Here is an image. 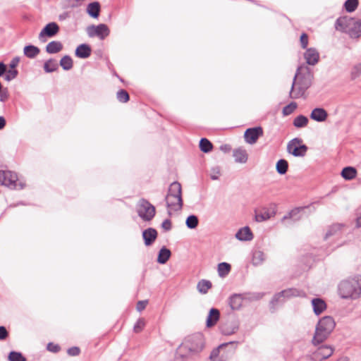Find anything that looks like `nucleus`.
I'll return each mask as SVG.
<instances>
[{"instance_id":"1","label":"nucleus","mask_w":361,"mask_h":361,"mask_svg":"<svg viewBox=\"0 0 361 361\" xmlns=\"http://www.w3.org/2000/svg\"><path fill=\"white\" fill-rule=\"evenodd\" d=\"M312 77V73L308 66L305 65L299 66L289 93L290 97L298 99L303 97L306 90L311 85Z\"/></svg>"},{"instance_id":"2","label":"nucleus","mask_w":361,"mask_h":361,"mask_svg":"<svg viewBox=\"0 0 361 361\" xmlns=\"http://www.w3.org/2000/svg\"><path fill=\"white\" fill-rule=\"evenodd\" d=\"M204 346L203 335L200 333L190 335L184 338L176 350V355L186 358L200 353Z\"/></svg>"},{"instance_id":"3","label":"nucleus","mask_w":361,"mask_h":361,"mask_svg":"<svg viewBox=\"0 0 361 361\" xmlns=\"http://www.w3.org/2000/svg\"><path fill=\"white\" fill-rule=\"evenodd\" d=\"M338 295L344 299H357L361 297V276L343 280L338 287Z\"/></svg>"},{"instance_id":"4","label":"nucleus","mask_w":361,"mask_h":361,"mask_svg":"<svg viewBox=\"0 0 361 361\" xmlns=\"http://www.w3.org/2000/svg\"><path fill=\"white\" fill-rule=\"evenodd\" d=\"M336 30L345 32L352 39L361 37V20H355L349 16H341L335 23Z\"/></svg>"},{"instance_id":"5","label":"nucleus","mask_w":361,"mask_h":361,"mask_svg":"<svg viewBox=\"0 0 361 361\" xmlns=\"http://www.w3.org/2000/svg\"><path fill=\"white\" fill-rule=\"evenodd\" d=\"M335 326L336 322L333 317L325 316L321 318L316 325L315 332L312 341L313 345H319L326 340Z\"/></svg>"},{"instance_id":"6","label":"nucleus","mask_w":361,"mask_h":361,"mask_svg":"<svg viewBox=\"0 0 361 361\" xmlns=\"http://www.w3.org/2000/svg\"><path fill=\"white\" fill-rule=\"evenodd\" d=\"M165 200L169 212L171 211L177 212L182 209L181 185L179 183L173 182L170 185Z\"/></svg>"},{"instance_id":"7","label":"nucleus","mask_w":361,"mask_h":361,"mask_svg":"<svg viewBox=\"0 0 361 361\" xmlns=\"http://www.w3.org/2000/svg\"><path fill=\"white\" fill-rule=\"evenodd\" d=\"M0 183L11 189H22L24 187L21 182H18L17 174L8 170H0Z\"/></svg>"},{"instance_id":"8","label":"nucleus","mask_w":361,"mask_h":361,"mask_svg":"<svg viewBox=\"0 0 361 361\" xmlns=\"http://www.w3.org/2000/svg\"><path fill=\"white\" fill-rule=\"evenodd\" d=\"M138 216L145 221H151L155 216V207L147 200L141 199L137 204Z\"/></svg>"},{"instance_id":"9","label":"nucleus","mask_w":361,"mask_h":361,"mask_svg":"<svg viewBox=\"0 0 361 361\" xmlns=\"http://www.w3.org/2000/svg\"><path fill=\"white\" fill-rule=\"evenodd\" d=\"M305 292L296 288H288L275 294L271 301L273 306L295 297H304Z\"/></svg>"},{"instance_id":"10","label":"nucleus","mask_w":361,"mask_h":361,"mask_svg":"<svg viewBox=\"0 0 361 361\" xmlns=\"http://www.w3.org/2000/svg\"><path fill=\"white\" fill-rule=\"evenodd\" d=\"M300 138L291 140L287 145V151L294 157H304L307 151V147L302 144Z\"/></svg>"},{"instance_id":"11","label":"nucleus","mask_w":361,"mask_h":361,"mask_svg":"<svg viewBox=\"0 0 361 361\" xmlns=\"http://www.w3.org/2000/svg\"><path fill=\"white\" fill-rule=\"evenodd\" d=\"M109 29L105 24L92 25L87 27V34L90 37H98L100 39H105L109 35Z\"/></svg>"},{"instance_id":"12","label":"nucleus","mask_w":361,"mask_h":361,"mask_svg":"<svg viewBox=\"0 0 361 361\" xmlns=\"http://www.w3.org/2000/svg\"><path fill=\"white\" fill-rule=\"evenodd\" d=\"M334 353V349L330 345H322L319 347L312 354V360L313 361H322L329 358Z\"/></svg>"},{"instance_id":"13","label":"nucleus","mask_w":361,"mask_h":361,"mask_svg":"<svg viewBox=\"0 0 361 361\" xmlns=\"http://www.w3.org/2000/svg\"><path fill=\"white\" fill-rule=\"evenodd\" d=\"M59 31V27L56 23H48L39 34V39L42 42L46 41V37H52Z\"/></svg>"},{"instance_id":"14","label":"nucleus","mask_w":361,"mask_h":361,"mask_svg":"<svg viewBox=\"0 0 361 361\" xmlns=\"http://www.w3.org/2000/svg\"><path fill=\"white\" fill-rule=\"evenodd\" d=\"M263 135V130L261 127L248 128L244 134L245 140L247 143L253 145L257 142L258 138Z\"/></svg>"},{"instance_id":"15","label":"nucleus","mask_w":361,"mask_h":361,"mask_svg":"<svg viewBox=\"0 0 361 361\" xmlns=\"http://www.w3.org/2000/svg\"><path fill=\"white\" fill-rule=\"evenodd\" d=\"M327 111L322 107H317L312 109L310 113V117L312 120L318 123L325 122L328 118Z\"/></svg>"},{"instance_id":"16","label":"nucleus","mask_w":361,"mask_h":361,"mask_svg":"<svg viewBox=\"0 0 361 361\" xmlns=\"http://www.w3.org/2000/svg\"><path fill=\"white\" fill-rule=\"evenodd\" d=\"M305 59L308 65L314 66L319 59V54L314 48L307 49L304 54Z\"/></svg>"},{"instance_id":"17","label":"nucleus","mask_w":361,"mask_h":361,"mask_svg":"<svg viewBox=\"0 0 361 361\" xmlns=\"http://www.w3.org/2000/svg\"><path fill=\"white\" fill-rule=\"evenodd\" d=\"M303 210L302 208H295L290 211L288 215H286L281 219V221L284 223L286 226H288L290 224L287 221L291 219L293 221H297L301 219L300 212Z\"/></svg>"},{"instance_id":"18","label":"nucleus","mask_w":361,"mask_h":361,"mask_svg":"<svg viewBox=\"0 0 361 361\" xmlns=\"http://www.w3.org/2000/svg\"><path fill=\"white\" fill-rule=\"evenodd\" d=\"M142 237L145 244L147 246L151 245L157 237V232L154 228H149L142 232Z\"/></svg>"},{"instance_id":"19","label":"nucleus","mask_w":361,"mask_h":361,"mask_svg":"<svg viewBox=\"0 0 361 361\" xmlns=\"http://www.w3.org/2000/svg\"><path fill=\"white\" fill-rule=\"evenodd\" d=\"M235 238L241 241H248L253 238V234L248 226H245L238 231Z\"/></svg>"},{"instance_id":"20","label":"nucleus","mask_w":361,"mask_h":361,"mask_svg":"<svg viewBox=\"0 0 361 361\" xmlns=\"http://www.w3.org/2000/svg\"><path fill=\"white\" fill-rule=\"evenodd\" d=\"M220 317V312L219 310L216 308H212L209 310V314L206 321V326L208 328L214 326L217 322L219 321Z\"/></svg>"},{"instance_id":"21","label":"nucleus","mask_w":361,"mask_h":361,"mask_svg":"<svg viewBox=\"0 0 361 361\" xmlns=\"http://www.w3.org/2000/svg\"><path fill=\"white\" fill-rule=\"evenodd\" d=\"M235 161L237 163L245 164L248 159V154L246 150L243 148L239 147L233 150V153Z\"/></svg>"},{"instance_id":"22","label":"nucleus","mask_w":361,"mask_h":361,"mask_svg":"<svg viewBox=\"0 0 361 361\" xmlns=\"http://www.w3.org/2000/svg\"><path fill=\"white\" fill-rule=\"evenodd\" d=\"M312 305L315 314L319 315L326 309V304L321 298H314L312 300Z\"/></svg>"},{"instance_id":"23","label":"nucleus","mask_w":361,"mask_h":361,"mask_svg":"<svg viewBox=\"0 0 361 361\" xmlns=\"http://www.w3.org/2000/svg\"><path fill=\"white\" fill-rule=\"evenodd\" d=\"M91 54L90 47L85 44H80L75 49V56L80 59H86Z\"/></svg>"},{"instance_id":"24","label":"nucleus","mask_w":361,"mask_h":361,"mask_svg":"<svg viewBox=\"0 0 361 361\" xmlns=\"http://www.w3.org/2000/svg\"><path fill=\"white\" fill-rule=\"evenodd\" d=\"M343 228V226L341 224H333L329 227V230L327 231L325 235V238L328 239L331 236H336V238L339 237Z\"/></svg>"},{"instance_id":"25","label":"nucleus","mask_w":361,"mask_h":361,"mask_svg":"<svg viewBox=\"0 0 361 361\" xmlns=\"http://www.w3.org/2000/svg\"><path fill=\"white\" fill-rule=\"evenodd\" d=\"M63 49V44L59 41H52L47 44L46 51L49 54H56Z\"/></svg>"},{"instance_id":"26","label":"nucleus","mask_w":361,"mask_h":361,"mask_svg":"<svg viewBox=\"0 0 361 361\" xmlns=\"http://www.w3.org/2000/svg\"><path fill=\"white\" fill-rule=\"evenodd\" d=\"M171 255V251L166 247H163L159 252L157 262L161 264H166L170 258Z\"/></svg>"},{"instance_id":"27","label":"nucleus","mask_w":361,"mask_h":361,"mask_svg":"<svg viewBox=\"0 0 361 361\" xmlns=\"http://www.w3.org/2000/svg\"><path fill=\"white\" fill-rule=\"evenodd\" d=\"M243 298L240 295L235 294L230 297L229 305L232 310H238L242 306Z\"/></svg>"},{"instance_id":"28","label":"nucleus","mask_w":361,"mask_h":361,"mask_svg":"<svg viewBox=\"0 0 361 361\" xmlns=\"http://www.w3.org/2000/svg\"><path fill=\"white\" fill-rule=\"evenodd\" d=\"M212 282L209 280L202 279L197 284V290L202 294H206L212 288Z\"/></svg>"},{"instance_id":"29","label":"nucleus","mask_w":361,"mask_h":361,"mask_svg":"<svg viewBox=\"0 0 361 361\" xmlns=\"http://www.w3.org/2000/svg\"><path fill=\"white\" fill-rule=\"evenodd\" d=\"M265 260V255L261 250H255L252 254V263L254 266L261 265Z\"/></svg>"},{"instance_id":"30","label":"nucleus","mask_w":361,"mask_h":361,"mask_svg":"<svg viewBox=\"0 0 361 361\" xmlns=\"http://www.w3.org/2000/svg\"><path fill=\"white\" fill-rule=\"evenodd\" d=\"M100 6L98 2H92L88 4L87 8V13L92 18H97L99 14Z\"/></svg>"},{"instance_id":"31","label":"nucleus","mask_w":361,"mask_h":361,"mask_svg":"<svg viewBox=\"0 0 361 361\" xmlns=\"http://www.w3.org/2000/svg\"><path fill=\"white\" fill-rule=\"evenodd\" d=\"M39 51V49L33 45L25 46L23 49L24 54L30 59H33L37 56Z\"/></svg>"},{"instance_id":"32","label":"nucleus","mask_w":361,"mask_h":361,"mask_svg":"<svg viewBox=\"0 0 361 361\" xmlns=\"http://www.w3.org/2000/svg\"><path fill=\"white\" fill-rule=\"evenodd\" d=\"M357 175V171L355 168L348 166L344 168L341 171L342 177L345 180H352L355 178Z\"/></svg>"},{"instance_id":"33","label":"nucleus","mask_w":361,"mask_h":361,"mask_svg":"<svg viewBox=\"0 0 361 361\" xmlns=\"http://www.w3.org/2000/svg\"><path fill=\"white\" fill-rule=\"evenodd\" d=\"M308 122L309 120L306 116L303 115H300L294 118L293 124L295 128H301L306 127L308 124Z\"/></svg>"},{"instance_id":"34","label":"nucleus","mask_w":361,"mask_h":361,"mask_svg":"<svg viewBox=\"0 0 361 361\" xmlns=\"http://www.w3.org/2000/svg\"><path fill=\"white\" fill-rule=\"evenodd\" d=\"M231 267L228 263L221 262L218 264V274L220 277H225L231 271Z\"/></svg>"},{"instance_id":"35","label":"nucleus","mask_w":361,"mask_h":361,"mask_svg":"<svg viewBox=\"0 0 361 361\" xmlns=\"http://www.w3.org/2000/svg\"><path fill=\"white\" fill-rule=\"evenodd\" d=\"M59 65L55 59H49L44 63V69L47 73H51L58 69Z\"/></svg>"},{"instance_id":"36","label":"nucleus","mask_w":361,"mask_h":361,"mask_svg":"<svg viewBox=\"0 0 361 361\" xmlns=\"http://www.w3.org/2000/svg\"><path fill=\"white\" fill-rule=\"evenodd\" d=\"M60 66L65 71H68L73 67V60L71 56L66 55L61 58L60 61Z\"/></svg>"},{"instance_id":"37","label":"nucleus","mask_w":361,"mask_h":361,"mask_svg":"<svg viewBox=\"0 0 361 361\" xmlns=\"http://www.w3.org/2000/svg\"><path fill=\"white\" fill-rule=\"evenodd\" d=\"M276 171L279 174H285L287 172L288 164L285 159H280L276 163Z\"/></svg>"},{"instance_id":"38","label":"nucleus","mask_w":361,"mask_h":361,"mask_svg":"<svg viewBox=\"0 0 361 361\" xmlns=\"http://www.w3.org/2000/svg\"><path fill=\"white\" fill-rule=\"evenodd\" d=\"M224 345H220L219 348L214 349L210 354V359L212 361H225L224 356H219L221 350Z\"/></svg>"},{"instance_id":"39","label":"nucleus","mask_w":361,"mask_h":361,"mask_svg":"<svg viewBox=\"0 0 361 361\" xmlns=\"http://www.w3.org/2000/svg\"><path fill=\"white\" fill-rule=\"evenodd\" d=\"M358 4V0H347L344 4V7L346 11L352 13L357 9Z\"/></svg>"},{"instance_id":"40","label":"nucleus","mask_w":361,"mask_h":361,"mask_svg":"<svg viewBox=\"0 0 361 361\" xmlns=\"http://www.w3.org/2000/svg\"><path fill=\"white\" fill-rule=\"evenodd\" d=\"M200 148L202 152L207 153L212 150V144L207 139L202 138L200 141Z\"/></svg>"},{"instance_id":"41","label":"nucleus","mask_w":361,"mask_h":361,"mask_svg":"<svg viewBox=\"0 0 361 361\" xmlns=\"http://www.w3.org/2000/svg\"><path fill=\"white\" fill-rule=\"evenodd\" d=\"M198 219L195 215L189 216L185 221L186 226L189 228H195L198 225Z\"/></svg>"},{"instance_id":"42","label":"nucleus","mask_w":361,"mask_h":361,"mask_svg":"<svg viewBox=\"0 0 361 361\" xmlns=\"http://www.w3.org/2000/svg\"><path fill=\"white\" fill-rule=\"evenodd\" d=\"M9 361H26L25 357L21 353L11 351L8 357Z\"/></svg>"},{"instance_id":"43","label":"nucleus","mask_w":361,"mask_h":361,"mask_svg":"<svg viewBox=\"0 0 361 361\" xmlns=\"http://www.w3.org/2000/svg\"><path fill=\"white\" fill-rule=\"evenodd\" d=\"M6 75L4 76V78L6 81H11L13 79H15L18 74V71L16 69H12L10 68L9 70L6 69L5 72Z\"/></svg>"},{"instance_id":"44","label":"nucleus","mask_w":361,"mask_h":361,"mask_svg":"<svg viewBox=\"0 0 361 361\" xmlns=\"http://www.w3.org/2000/svg\"><path fill=\"white\" fill-rule=\"evenodd\" d=\"M117 99L121 102H127L129 100V94L124 90H120L116 94Z\"/></svg>"},{"instance_id":"45","label":"nucleus","mask_w":361,"mask_h":361,"mask_svg":"<svg viewBox=\"0 0 361 361\" xmlns=\"http://www.w3.org/2000/svg\"><path fill=\"white\" fill-rule=\"evenodd\" d=\"M297 108V104L295 102H290L283 109V114L285 116L291 114Z\"/></svg>"},{"instance_id":"46","label":"nucleus","mask_w":361,"mask_h":361,"mask_svg":"<svg viewBox=\"0 0 361 361\" xmlns=\"http://www.w3.org/2000/svg\"><path fill=\"white\" fill-rule=\"evenodd\" d=\"M271 215L267 211L257 214L255 215V220L258 222H262L267 221L271 218Z\"/></svg>"},{"instance_id":"47","label":"nucleus","mask_w":361,"mask_h":361,"mask_svg":"<svg viewBox=\"0 0 361 361\" xmlns=\"http://www.w3.org/2000/svg\"><path fill=\"white\" fill-rule=\"evenodd\" d=\"M210 178L212 180H218L221 176V169L219 166L212 167L209 172Z\"/></svg>"},{"instance_id":"48","label":"nucleus","mask_w":361,"mask_h":361,"mask_svg":"<svg viewBox=\"0 0 361 361\" xmlns=\"http://www.w3.org/2000/svg\"><path fill=\"white\" fill-rule=\"evenodd\" d=\"M145 326V321L143 318H140L135 324L133 330L135 333H140Z\"/></svg>"},{"instance_id":"49","label":"nucleus","mask_w":361,"mask_h":361,"mask_svg":"<svg viewBox=\"0 0 361 361\" xmlns=\"http://www.w3.org/2000/svg\"><path fill=\"white\" fill-rule=\"evenodd\" d=\"M300 44L302 49H306L308 44V36L305 33H302L300 36Z\"/></svg>"},{"instance_id":"50","label":"nucleus","mask_w":361,"mask_h":361,"mask_svg":"<svg viewBox=\"0 0 361 361\" xmlns=\"http://www.w3.org/2000/svg\"><path fill=\"white\" fill-rule=\"evenodd\" d=\"M47 348L49 351L52 353H57L60 350L59 345L54 344L53 343H48Z\"/></svg>"},{"instance_id":"51","label":"nucleus","mask_w":361,"mask_h":361,"mask_svg":"<svg viewBox=\"0 0 361 361\" xmlns=\"http://www.w3.org/2000/svg\"><path fill=\"white\" fill-rule=\"evenodd\" d=\"M171 227V221L169 219H165L161 224V228L166 231H170Z\"/></svg>"},{"instance_id":"52","label":"nucleus","mask_w":361,"mask_h":361,"mask_svg":"<svg viewBox=\"0 0 361 361\" xmlns=\"http://www.w3.org/2000/svg\"><path fill=\"white\" fill-rule=\"evenodd\" d=\"M80 348H78V347H72V348H70L67 353L69 355L71 356H76V355H78L80 354Z\"/></svg>"},{"instance_id":"53","label":"nucleus","mask_w":361,"mask_h":361,"mask_svg":"<svg viewBox=\"0 0 361 361\" xmlns=\"http://www.w3.org/2000/svg\"><path fill=\"white\" fill-rule=\"evenodd\" d=\"M20 62V58L18 56H16L12 59L10 62L9 67L12 69H16Z\"/></svg>"},{"instance_id":"54","label":"nucleus","mask_w":361,"mask_h":361,"mask_svg":"<svg viewBox=\"0 0 361 361\" xmlns=\"http://www.w3.org/2000/svg\"><path fill=\"white\" fill-rule=\"evenodd\" d=\"M147 300H140V301H139L137 303V306H136L137 310L139 311V312L142 311L143 310L145 309V307L147 306Z\"/></svg>"},{"instance_id":"55","label":"nucleus","mask_w":361,"mask_h":361,"mask_svg":"<svg viewBox=\"0 0 361 361\" xmlns=\"http://www.w3.org/2000/svg\"><path fill=\"white\" fill-rule=\"evenodd\" d=\"M8 336V332L4 326H0V340H4Z\"/></svg>"},{"instance_id":"56","label":"nucleus","mask_w":361,"mask_h":361,"mask_svg":"<svg viewBox=\"0 0 361 361\" xmlns=\"http://www.w3.org/2000/svg\"><path fill=\"white\" fill-rule=\"evenodd\" d=\"M356 224L357 227L361 226V206L357 210Z\"/></svg>"},{"instance_id":"57","label":"nucleus","mask_w":361,"mask_h":361,"mask_svg":"<svg viewBox=\"0 0 361 361\" xmlns=\"http://www.w3.org/2000/svg\"><path fill=\"white\" fill-rule=\"evenodd\" d=\"M353 74L355 76H358L361 74V64L357 65L354 67Z\"/></svg>"},{"instance_id":"58","label":"nucleus","mask_w":361,"mask_h":361,"mask_svg":"<svg viewBox=\"0 0 361 361\" xmlns=\"http://www.w3.org/2000/svg\"><path fill=\"white\" fill-rule=\"evenodd\" d=\"M8 94L7 92H0V101L1 102H5L8 99Z\"/></svg>"},{"instance_id":"59","label":"nucleus","mask_w":361,"mask_h":361,"mask_svg":"<svg viewBox=\"0 0 361 361\" xmlns=\"http://www.w3.org/2000/svg\"><path fill=\"white\" fill-rule=\"evenodd\" d=\"M220 149L224 152H229L231 149V147L229 145H223L220 147Z\"/></svg>"},{"instance_id":"60","label":"nucleus","mask_w":361,"mask_h":361,"mask_svg":"<svg viewBox=\"0 0 361 361\" xmlns=\"http://www.w3.org/2000/svg\"><path fill=\"white\" fill-rule=\"evenodd\" d=\"M6 125V121L5 118L2 116H0V130L4 129Z\"/></svg>"},{"instance_id":"61","label":"nucleus","mask_w":361,"mask_h":361,"mask_svg":"<svg viewBox=\"0 0 361 361\" xmlns=\"http://www.w3.org/2000/svg\"><path fill=\"white\" fill-rule=\"evenodd\" d=\"M6 69V66L4 63H0V77L5 73Z\"/></svg>"},{"instance_id":"62","label":"nucleus","mask_w":361,"mask_h":361,"mask_svg":"<svg viewBox=\"0 0 361 361\" xmlns=\"http://www.w3.org/2000/svg\"><path fill=\"white\" fill-rule=\"evenodd\" d=\"M337 361H349L347 357H341L338 359Z\"/></svg>"},{"instance_id":"63","label":"nucleus","mask_w":361,"mask_h":361,"mask_svg":"<svg viewBox=\"0 0 361 361\" xmlns=\"http://www.w3.org/2000/svg\"><path fill=\"white\" fill-rule=\"evenodd\" d=\"M353 288H354L355 289H357V288H358V286H357V285H354V286H353Z\"/></svg>"}]
</instances>
